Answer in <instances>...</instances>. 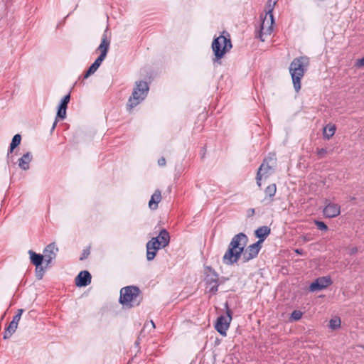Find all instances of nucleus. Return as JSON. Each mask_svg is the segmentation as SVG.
<instances>
[{
	"instance_id": "obj_1",
	"label": "nucleus",
	"mask_w": 364,
	"mask_h": 364,
	"mask_svg": "<svg viewBox=\"0 0 364 364\" xmlns=\"http://www.w3.org/2000/svg\"><path fill=\"white\" fill-rule=\"evenodd\" d=\"M247 242L248 237L245 234L240 232L235 235L223 257V263L226 265H232L237 262L241 257L245 262L257 257L262 247L260 242H256L245 249Z\"/></svg>"
},
{
	"instance_id": "obj_2",
	"label": "nucleus",
	"mask_w": 364,
	"mask_h": 364,
	"mask_svg": "<svg viewBox=\"0 0 364 364\" xmlns=\"http://www.w3.org/2000/svg\"><path fill=\"white\" fill-rule=\"evenodd\" d=\"M309 63V58L306 56L297 57L290 63L289 70L294 88L296 92H299L301 90V80L307 71Z\"/></svg>"
},
{
	"instance_id": "obj_3",
	"label": "nucleus",
	"mask_w": 364,
	"mask_h": 364,
	"mask_svg": "<svg viewBox=\"0 0 364 364\" xmlns=\"http://www.w3.org/2000/svg\"><path fill=\"white\" fill-rule=\"evenodd\" d=\"M141 301L140 290L134 286L124 287L120 291L119 302L127 308L138 306Z\"/></svg>"
},
{
	"instance_id": "obj_4",
	"label": "nucleus",
	"mask_w": 364,
	"mask_h": 364,
	"mask_svg": "<svg viewBox=\"0 0 364 364\" xmlns=\"http://www.w3.org/2000/svg\"><path fill=\"white\" fill-rule=\"evenodd\" d=\"M149 91L147 82L139 81L136 82V87L134 88L132 95L129 98L127 106L129 109L140 104L146 97Z\"/></svg>"
},
{
	"instance_id": "obj_5",
	"label": "nucleus",
	"mask_w": 364,
	"mask_h": 364,
	"mask_svg": "<svg viewBox=\"0 0 364 364\" xmlns=\"http://www.w3.org/2000/svg\"><path fill=\"white\" fill-rule=\"evenodd\" d=\"M229 35H220L215 38L212 43V49L217 60L221 59L224 55L232 48Z\"/></svg>"
},
{
	"instance_id": "obj_6",
	"label": "nucleus",
	"mask_w": 364,
	"mask_h": 364,
	"mask_svg": "<svg viewBox=\"0 0 364 364\" xmlns=\"http://www.w3.org/2000/svg\"><path fill=\"white\" fill-rule=\"evenodd\" d=\"M262 23L260 31L257 37L261 41H265L267 36H270L273 31L274 17L270 12H266L264 16H261Z\"/></svg>"
},
{
	"instance_id": "obj_7",
	"label": "nucleus",
	"mask_w": 364,
	"mask_h": 364,
	"mask_svg": "<svg viewBox=\"0 0 364 364\" xmlns=\"http://www.w3.org/2000/svg\"><path fill=\"white\" fill-rule=\"evenodd\" d=\"M225 306L226 308V316H219L215 324L216 331L223 336L227 335V331L232 321V311L228 308V303H225Z\"/></svg>"
},
{
	"instance_id": "obj_8",
	"label": "nucleus",
	"mask_w": 364,
	"mask_h": 364,
	"mask_svg": "<svg viewBox=\"0 0 364 364\" xmlns=\"http://www.w3.org/2000/svg\"><path fill=\"white\" fill-rule=\"evenodd\" d=\"M273 173V166L269 165L267 159H264L263 163L259 168L257 173V183L260 187L261 180L264 178H266Z\"/></svg>"
},
{
	"instance_id": "obj_9",
	"label": "nucleus",
	"mask_w": 364,
	"mask_h": 364,
	"mask_svg": "<svg viewBox=\"0 0 364 364\" xmlns=\"http://www.w3.org/2000/svg\"><path fill=\"white\" fill-rule=\"evenodd\" d=\"M325 208L323 213L326 218H336L341 213V206L338 204L331 203L329 200H325Z\"/></svg>"
},
{
	"instance_id": "obj_10",
	"label": "nucleus",
	"mask_w": 364,
	"mask_h": 364,
	"mask_svg": "<svg viewBox=\"0 0 364 364\" xmlns=\"http://www.w3.org/2000/svg\"><path fill=\"white\" fill-rule=\"evenodd\" d=\"M332 284V280L329 276L321 277L317 278L309 286L311 291L322 290Z\"/></svg>"
},
{
	"instance_id": "obj_11",
	"label": "nucleus",
	"mask_w": 364,
	"mask_h": 364,
	"mask_svg": "<svg viewBox=\"0 0 364 364\" xmlns=\"http://www.w3.org/2000/svg\"><path fill=\"white\" fill-rule=\"evenodd\" d=\"M152 241L156 240L157 245H160L162 248L168 245L170 242V235L166 229H162L157 237H152Z\"/></svg>"
},
{
	"instance_id": "obj_12",
	"label": "nucleus",
	"mask_w": 364,
	"mask_h": 364,
	"mask_svg": "<svg viewBox=\"0 0 364 364\" xmlns=\"http://www.w3.org/2000/svg\"><path fill=\"white\" fill-rule=\"evenodd\" d=\"M91 282V274L88 271L84 270L79 273L75 278L77 287H86Z\"/></svg>"
},
{
	"instance_id": "obj_13",
	"label": "nucleus",
	"mask_w": 364,
	"mask_h": 364,
	"mask_svg": "<svg viewBox=\"0 0 364 364\" xmlns=\"http://www.w3.org/2000/svg\"><path fill=\"white\" fill-rule=\"evenodd\" d=\"M162 247L160 245H157L156 240H149L146 243V259L148 261H151L154 259L156 255L157 251Z\"/></svg>"
},
{
	"instance_id": "obj_14",
	"label": "nucleus",
	"mask_w": 364,
	"mask_h": 364,
	"mask_svg": "<svg viewBox=\"0 0 364 364\" xmlns=\"http://www.w3.org/2000/svg\"><path fill=\"white\" fill-rule=\"evenodd\" d=\"M58 251V248L55 246V243H50L46 247L43 251V255L47 264H49L55 258Z\"/></svg>"
},
{
	"instance_id": "obj_15",
	"label": "nucleus",
	"mask_w": 364,
	"mask_h": 364,
	"mask_svg": "<svg viewBox=\"0 0 364 364\" xmlns=\"http://www.w3.org/2000/svg\"><path fill=\"white\" fill-rule=\"evenodd\" d=\"M70 94H68L62 99L60 104L59 105V107H58V112H57V117H59L62 119L65 118L66 109H67L68 104L70 102Z\"/></svg>"
},
{
	"instance_id": "obj_16",
	"label": "nucleus",
	"mask_w": 364,
	"mask_h": 364,
	"mask_svg": "<svg viewBox=\"0 0 364 364\" xmlns=\"http://www.w3.org/2000/svg\"><path fill=\"white\" fill-rule=\"evenodd\" d=\"M107 29H106L104 32L101 43L97 48V50L100 52V54L105 56H107L110 45V41L107 38Z\"/></svg>"
},
{
	"instance_id": "obj_17",
	"label": "nucleus",
	"mask_w": 364,
	"mask_h": 364,
	"mask_svg": "<svg viewBox=\"0 0 364 364\" xmlns=\"http://www.w3.org/2000/svg\"><path fill=\"white\" fill-rule=\"evenodd\" d=\"M32 160V155L30 152L24 154L18 161V167L24 171L28 170L30 168V163Z\"/></svg>"
},
{
	"instance_id": "obj_18",
	"label": "nucleus",
	"mask_w": 364,
	"mask_h": 364,
	"mask_svg": "<svg viewBox=\"0 0 364 364\" xmlns=\"http://www.w3.org/2000/svg\"><path fill=\"white\" fill-rule=\"evenodd\" d=\"M271 230L267 226H262L258 228L255 232V236L259 238L257 242L260 244L265 240V238L270 234Z\"/></svg>"
},
{
	"instance_id": "obj_19",
	"label": "nucleus",
	"mask_w": 364,
	"mask_h": 364,
	"mask_svg": "<svg viewBox=\"0 0 364 364\" xmlns=\"http://www.w3.org/2000/svg\"><path fill=\"white\" fill-rule=\"evenodd\" d=\"M161 200V193L159 190H156L151 196L149 202V207L151 210H156L158 208V204Z\"/></svg>"
},
{
	"instance_id": "obj_20",
	"label": "nucleus",
	"mask_w": 364,
	"mask_h": 364,
	"mask_svg": "<svg viewBox=\"0 0 364 364\" xmlns=\"http://www.w3.org/2000/svg\"><path fill=\"white\" fill-rule=\"evenodd\" d=\"M21 141V136L18 134L14 135V136L12 139L11 143L10 144L9 149L7 154V158L8 160L12 159V152L14 151V149L18 146Z\"/></svg>"
},
{
	"instance_id": "obj_21",
	"label": "nucleus",
	"mask_w": 364,
	"mask_h": 364,
	"mask_svg": "<svg viewBox=\"0 0 364 364\" xmlns=\"http://www.w3.org/2000/svg\"><path fill=\"white\" fill-rule=\"evenodd\" d=\"M28 254L30 255L31 262L33 264H34L36 267L38 266H41L42 264L44 255H41L40 254H37L32 250L28 251Z\"/></svg>"
},
{
	"instance_id": "obj_22",
	"label": "nucleus",
	"mask_w": 364,
	"mask_h": 364,
	"mask_svg": "<svg viewBox=\"0 0 364 364\" xmlns=\"http://www.w3.org/2000/svg\"><path fill=\"white\" fill-rule=\"evenodd\" d=\"M336 126L332 124H328L324 128H323V137L326 139H329L331 137H332L336 132Z\"/></svg>"
},
{
	"instance_id": "obj_23",
	"label": "nucleus",
	"mask_w": 364,
	"mask_h": 364,
	"mask_svg": "<svg viewBox=\"0 0 364 364\" xmlns=\"http://www.w3.org/2000/svg\"><path fill=\"white\" fill-rule=\"evenodd\" d=\"M18 324L11 321L4 333V338H9L11 335L16 331Z\"/></svg>"
},
{
	"instance_id": "obj_24",
	"label": "nucleus",
	"mask_w": 364,
	"mask_h": 364,
	"mask_svg": "<svg viewBox=\"0 0 364 364\" xmlns=\"http://www.w3.org/2000/svg\"><path fill=\"white\" fill-rule=\"evenodd\" d=\"M209 269L210 274H207L205 277L206 283L209 285L218 284V274L214 271H212L210 268Z\"/></svg>"
},
{
	"instance_id": "obj_25",
	"label": "nucleus",
	"mask_w": 364,
	"mask_h": 364,
	"mask_svg": "<svg viewBox=\"0 0 364 364\" xmlns=\"http://www.w3.org/2000/svg\"><path fill=\"white\" fill-rule=\"evenodd\" d=\"M265 194L267 196H269L270 198V201H272V198L275 196L277 192V187L274 183L268 186L265 191Z\"/></svg>"
},
{
	"instance_id": "obj_26",
	"label": "nucleus",
	"mask_w": 364,
	"mask_h": 364,
	"mask_svg": "<svg viewBox=\"0 0 364 364\" xmlns=\"http://www.w3.org/2000/svg\"><path fill=\"white\" fill-rule=\"evenodd\" d=\"M341 321L339 318H332L329 321V327L332 330L338 329L341 327Z\"/></svg>"
},
{
	"instance_id": "obj_27",
	"label": "nucleus",
	"mask_w": 364,
	"mask_h": 364,
	"mask_svg": "<svg viewBox=\"0 0 364 364\" xmlns=\"http://www.w3.org/2000/svg\"><path fill=\"white\" fill-rule=\"evenodd\" d=\"M100 66L97 65V63H93L88 70L86 71L84 78H87L90 75L96 72V70L99 68Z\"/></svg>"
},
{
	"instance_id": "obj_28",
	"label": "nucleus",
	"mask_w": 364,
	"mask_h": 364,
	"mask_svg": "<svg viewBox=\"0 0 364 364\" xmlns=\"http://www.w3.org/2000/svg\"><path fill=\"white\" fill-rule=\"evenodd\" d=\"M302 312L299 310H294L291 314V318L294 321H298L302 317Z\"/></svg>"
},
{
	"instance_id": "obj_29",
	"label": "nucleus",
	"mask_w": 364,
	"mask_h": 364,
	"mask_svg": "<svg viewBox=\"0 0 364 364\" xmlns=\"http://www.w3.org/2000/svg\"><path fill=\"white\" fill-rule=\"evenodd\" d=\"M44 274V270L43 267L38 266V267H36V277L38 279H41Z\"/></svg>"
},
{
	"instance_id": "obj_30",
	"label": "nucleus",
	"mask_w": 364,
	"mask_h": 364,
	"mask_svg": "<svg viewBox=\"0 0 364 364\" xmlns=\"http://www.w3.org/2000/svg\"><path fill=\"white\" fill-rule=\"evenodd\" d=\"M277 1L278 0H269L267 2V11L266 12H270V14H272L274 6Z\"/></svg>"
},
{
	"instance_id": "obj_31",
	"label": "nucleus",
	"mask_w": 364,
	"mask_h": 364,
	"mask_svg": "<svg viewBox=\"0 0 364 364\" xmlns=\"http://www.w3.org/2000/svg\"><path fill=\"white\" fill-rule=\"evenodd\" d=\"M23 312V309H18L17 314L14 316L12 319V322H14L15 323H18V321L21 319V315Z\"/></svg>"
},
{
	"instance_id": "obj_32",
	"label": "nucleus",
	"mask_w": 364,
	"mask_h": 364,
	"mask_svg": "<svg viewBox=\"0 0 364 364\" xmlns=\"http://www.w3.org/2000/svg\"><path fill=\"white\" fill-rule=\"evenodd\" d=\"M315 224L321 230H327L328 229L327 225L322 221L315 220Z\"/></svg>"
},
{
	"instance_id": "obj_33",
	"label": "nucleus",
	"mask_w": 364,
	"mask_h": 364,
	"mask_svg": "<svg viewBox=\"0 0 364 364\" xmlns=\"http://www.w3.org/2000/svg\"><path fill=\"white\" fill-rule=\"evenodd\" d=\"M105 58L106 56L100 54L94 63H97L98 66H100V65L102 64V61L105 59Z\"/></svg>"
},
{
	"instance_id": "obj_34",
	"label": "nucleus",
	"mask_w": 364,
	"mask_h": 364,
	"mask_svg": "<svg viewBox=\"0 0 364 364\" xmlns=\"http://www.w3.org/2000/svg\"><path fill=\"white\" fill-rule=\"evenodd\" d=\"M218 289V284H211V287L209 289V291L213 294L216 293Z\"/></svg>"
},
{
	"instance_id": "obj_35",
	"label": "nucleus",
	"mask_w": 364,
	"mask_h": 364,
	"mask_svg": "<svg viewBox=\"0 0 364 364\" xmlns=\"http://www.w3.org/2000/svg\"><path fill=\"white\" fill-rule=\"evenodd\" d=\"M326 154V150L323 148H321V149H317V154L318 156H319L320 157H322L323 156H324L325 154Z\"/></svg>"
},
{
	"instance_id": "obj_36",
	"label": "nucleus",
	"mask_w": 364,
	"mask_h": 364,
	"mask_svg": "<svg viewBox=\"0 0 364 364\" xmlns=\"http://www.w3.org/2000/svg\"><path fill=\"white\" fill-rule=\"evenodd\" d=\"M355 65L358 68H361L364 66V57L358 59L355 63Z\"/></svg>"
},
{
	"instance_id": "obj_37",
	"label": "nucleus",
	"mask_w": 364,
	"mask_h": 364,
	"mask_svg": "<svg viewBox=\"0 0 364 364\" xmlns=\"http://www.w3.org/2000/svg\"><path fill=\"white\" fill-rule=\"evenodd\" d=\"M158 164L161 166H165V164H166V159H165V158L162 157V158L159 159V161H158Z\"/></svg>"
},
{
	"instance_id": "obj_38",
	"label": "nucleus",
	"mask_w": 364,
	"mask_h": 364,
	"mask_svg": "<svg viewBox=\"0 0 364 364\" xmlns=\"http://www.w3.org/2000/svg\"><path fill=\"white\" fill-rule=\"evenodd\" d=\"M90 254L89 251H84L82 254V257H80V259L82 260L84 258H86Z\"/></svg>"
},
{
	"instance_id": "obj_39",
	"label": "nucleus",
	"mask_w": 364,
	"mask_h": 364,
	"mask_svg": "<svg viewBox=\"0 0 364 364\" xmlns=\"http://www.w3.org/2000/svg\"><path fill=\"white\" fill-rule=\"evenodd\" d=\"M357 252H358V248L355 247L351 248L350 250V255L355 254Z\"/></svg>"
},
{
	"instance_id": "obj_40",
	"label": "nucleus",
	"mask_w": 364,
	"mask_h": 364,
	"mask_svg": "<svg viewBox=\"0 0 364 364\" xmlns=\"http://www.w3.org/2000/svg\"><path fill=\"white\" fill-rule=\"evenodd\" d=\"M254 213H255V210L254 209H250L249 210V215H252Z\"/></svg>"
},
{
	"instance_id": "obj_41",
	"label": "nucleus",
	"mask_w": 364,
	"mask_h": 364,
	"mask_svg": "<svg viewBox=\"0 0 364 364\" xmlns=\"http://www.w3.org/2000/svg\"><path fill=\"white\" fill-rule=\"evenodd\" d=\"M296 253L299 254V255H301V252H302V250H299V249H296L295 250Z\"/></svg>"
},
{
	"instance_id": "obj_42",
	"label": "nucleus",
	"mask_w": 364,
	"mask_h": 364,
	"mask_svg": "<svg viewBox=\"0 0 364 364\" xmlns=\"http://www.w3.org/2000/svg\"><path fill=\"white\" fill-rule=\"evenodd\" d=\"M56 124H57V119H55V121L53 123V129L55 128V127L56 126Z\"/></svg>"
},
{
	"instance_id": "obj_43",
	"label": "nucleus",
	"mask_w": 364,
	"mask_h": 364,
	"mask_svg": "<svg viewBox=\"0 0 364 364\" xmlns=\"http://www.w3.org/2000/svg\"><path fill=\"white\" fill-rule=\"evenodd\" d=\"M304 241H309V238H307V237H306V236H304Z\"/></svg>"
},
{
	"instance_id": "obj_44",
	"label": "nucleus",
	"mask_w": 364,
	"mask_h": 364,
	"mask_svg": "<svg viewBox=\"0 0 364 364\" xmlns=\"http://www.w3.org/2000/svg\"><path fill=\"white\" fill-rule=\"evenodd\" d=\"M151 322V326H153V327H155L154 323L152 321Z\"/></svg>"
},
{
	"instance_id": "obj_45",
	"label": "nucleus",
	"mask_w": 364,
	"mask_h": 364,
	"mask_svg": "<svg viewBox=\"0 0 364 364\" xmlns=\"http://www.w3.org/2000/svg\"><path fill=\"white\" fill-rule=\"evenodd\" d=\"M360 347L364 350V346H361Z\"/></svg>"
}]
</instances>
